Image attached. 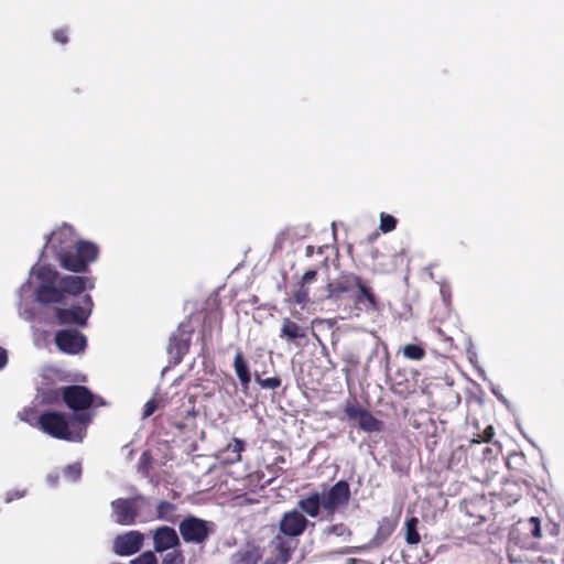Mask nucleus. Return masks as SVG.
Returning <instances> with one entry per match:
<instances>
[{
  "instance_id": "1",
  "label": "nucleus",
  "mask_w": 564,
  "mask_h": 564,
  "mask_svg": "<svg viewBox=\"0 0 564 564\" xmlns=\"http://www.w3.org/2000/svg\"><path fill=\"white\" fill-rule=\"evenodd\" d=\"M350 499V486L348 481L340 479L322 492L312 490L301 496L296 506L308 518L316 519L324 514L325 519L332 520L336 513L347 508Z\"/></svg>"
},
{
  "instance_id": "2",
  "label": "nucleus",
  "mask_w": 564,
  "mask_h": 564,
  "mask_svg": "<svg viewBox=\"0 0 564 564\" xmlns=\"http://www.w3.org/2000/svg\"><path fill=\"white\" fill-rule=\"evenodd\" d=\"M99 248L87 240H78L72 248L61 254L59 265L70 272L82 273L98 259Z\"/></svg>"
},
{
  "instance_id": "3",
  "label": "nucleus",
  "mask_w": 564,
  "mask_h": 564,
  "mask_svg": "<svg viewBox=\"0 0 564 564\" xmlns=\"http://www.w3.org/2000/svg\"><path fill=\"white\" fill-rule=\"evenodd\" d=\"M39 427L50 436L58 440L80 442L82 431H74L66 419V415L56 411H45L37 419Z\"/></svg>"
},
{
  "instance_id": "4",
  "label": "nucleus",
  "mask_w": 564,
  "mask_h": 564,
  "mask_svg": "<svg viewBox=\"0 0 564 564\" xmlns=\"http://www.w3.org/2000/svg\"><path fill=\"white\" fill-rule=\"evenodd\" d=\"M214 523L193 514L178 523V532L185 543L204 545L214 533Z\"/></svg>"
},
{
  "instance_id": "5",
  "label": "nucleus",
  "mask_w": 564,
  "mask_h": 564,
  "mask_svg": "<svg viewBox=\"0 0 564 564\" xmlns=\"http://www.w3.org/2000/svg\"><path fill=\"white\" fill-rule=\"evenodd\" d=\"M541 536V521L538 517H531L528 520L517 522L511 531L512 541L525 550L538 549Z\"/></svg>"
},
{
  "instance_id": "6",
  "label": "nucleus",
  "mask_w": 564,
  "mask_h": 564,
  "mask_svg": "<svg viewBox=\"0 0 564 564\" xmlns=\"http://www.w3.org/2000/svg\"><path fill=\"white\" fill-rule=\"evenodd\" d=\"M299 507L284 512L279 521V534L296 540L308 527H315Z\"/></svg>"
},
{
  "instance_id": "7",
  "label": "nucleus",
  "mask_w": 564,
  "mask_h": 564,
  "mask_svg": "<svg viewBox=\"0 0 564 564\" xmlns=\"http://www.w3.org/2000/svg\"><path fill=\"white\" fill-rule=\"evenodd\" d=\"M344 412L348 420L358 421V427L367 433H378L383 430V422L362 408L357 400L348 401Z\"/></svg>"
},
{
  "instance_id": "8",
  "label": "nucleus",
  "mask_w": 564,
  "mask_h": 564,
  "mask_svg": "<svg viewBox=\"0 0 564 564\" xmlns=\"http://www.w3.org/2000/svg\"><path fill=\"white\" fill-rule=\"evenodd\" d=\"M59 395L68 409L79 412L94 405L95 395L85 386L73 384L62 387Z\"/></svg>"
},
{
  "instance_id": "9",
  "label": "nucleus",
  "mask_w": 564,
  "mask_h": 564,
  "mask_svg": "<svg viewBox=\"0 0 564 564\" xmlns=\"http://www.w3.org/2000/svg\"><path fill=\"white\" fill-rule=\"evenodd\" d=\"M94 302L89 294L84 295L83 305L73 306L70 308H56L55 316L61 325H79L86 324L93 312Z\"/></svg>"
},
{
  "instance_id": "10",
  "label": "nucleus",
  "mask_w": 564,
  "mask_h": 564,
  "mask_svg": "<svg viewBox=\"0 0 564 564\" xmlns=\"http://www.w3.org/2000/svg\"><path fill=\"white\" fill-rule=\"evenodd\" d=\"M78 240L75 229L70 225L63 224L47 237L45 246L55 253L58 261L61 254L72 248Z\"/></svg>"
},
{
  "instance_id": "11",
  "label": "nucleus",
  "mask_w": 564,
  "mask_h": 564,
  "mask_svg": "<svg viewBox=\"0 0 564 564\" xmlns=\"http://www.w3.org/2000/svg\"><path fill=\"white\" fill-rule=\"evenodd\" d=\"M297 545V540L278 533L270 542L272 555L268 557L263 564H288Z\"/></svg>"
},
{
  "instance_id": "12",
  "label": "nucleus",
  "mask_w": 564,
  "mask_h": 564,
  "mask_svg": "<svg viewBox=\"0 0 564 564\" xmlns=\"http://www.w3.org/2000/svg\"><path fill=\"white\" fill-rule=\"evenodd\" d=\"M54 341L56 347L67 355L80 354L87 345L85 335L74 328L56 332Z\"/></svg>"
},
{
  "instance_id": "13",
  "label": "nucleus",
  "mask_w": 564,
  "mask_h": 564,
  "mask_svg": "<svg viewBox=\"0 0 564 564\" xmlns=\"http://www.w3.org/2000/svg\"><path fill=\"white\" fill-rule=\"evenodd\" d=\"M143 498L138 496L133 498H118L111 502L115 520L121 525H132L139 516L137 502Z\"/></svg>"
},
{
  "instance_id": "14",
  "label": "nucleus",
  "mask_w": 564,
  "mask_h": 564,
  "mask_svg": "<svg viewBox=\"0 0 564 564\" xmlns=\"http://www.w3.org/2000/svg\"><path fill=\"white\" fill-rule=\"evenodd\" d=\"M144 542V534L140 531H129L119 534L113 540V552L120 556H129L138 553Z\"/></svg>"
},
{
  "instance_id": "15",
  "label": "nucleus",
  "mask_w": 564,
  "mask_h": 564,
  "mask_svg": "<svg viewBox=\"0 0 564 564\" xmlns=\"http://www.w3.org/2000/svg\"><path fill=\"white\" fill-rule=\"evenodd\" d=\"M357 291L352 297L354 305L357 310L362 312H377L380 310V301L375 290L362 279L359 285L356 286Z\"/></svg>"
},
{
  "instance_id": "16",
  "label": "nucleus",
  "mask_w": 564,
  "mask_h": 564,
  "mask_svg": "<svg viewBox=\"0 0 564 564\" xmlns=\"http://www.w3.org/2000/svg\"><path fill=\"white\" fill-rule=\"evenodd\" d=\"M361 276L355 274L354 272H341L338 278L327 283L326 285V299L328 300H337L344 293H348L351 290L356 289L359 285Z\"/></svg>"
},
{
  "instance_id": "17",
  "label": "nucleus",
  "mask_w": 564,
  "mask_h": 564,
  "mask_svg": "<svg viewBox=\"0 0 564 564\" xmlns=\"http://www.w3.org/2000/svg\"><path fill=\"white\" fill-rule=\"evenodd\" d=\"M153 549L156 553L180 547L181 540L172 527L162 525L152 531Z\"/></svg>"
},
{
  "instance_id": "18",
  "label": "nucleus",
  "mask_w": 564,
  "mask_h": 564,
  "mask_svg": "<svg viewBox=\"0 0 564 564\" xmlns=\"http://www.w3.org/2000/svg\"><path fill=\"white\" fill-rule=\"evenodd\" d=\"M58 284L62 288L63 294L66 295H79L86 289L93 290L95 288V281L89 276L79 275H62L58 279Z\"/></svg>"
},
{
  "instance_id": "19",
  "label": "nucleus",
  "mask_w": 564,
  "mask_h": 564,
  "mask_svg": "<svg viewBox=\"0 0 564 564\" xmlns=\"http://www.w3.org/2000/svg\"><path fill=\"white\" fill-rule=\"evenodd\" d=\"M399 518L400 512L398 514L382 517L378 521L376 532L371 539L372 546L379 547L389 540L398 527Z\"/></svg>"
},
{
  "instance_id": "20",
  "label": "nucleus",
  "mask_w": 564,
  "mask_h": 564,
  "mask_svg": "<svg viewBox=\"0 0 564 564\" xmlns=\"http://www.w3.org/2000/svg\"><path fill=\"white\" fill-rule=\"evenodd\" d=\"M306 330V327L299 325L290 317H284L280 328V338L286 340L289 344L302 346V341L307 338Z\"/></svg>"
},
{
  "instance_id": "21",
  "label": "nucleus",
  "mask_w": 564,
  "mask_h": 564,
  "mask_svg": "<svg viewBox=\"0 0 564 564\" xmlns=\"http://www.w3.org/2000/svg\"><path fill=\"white\" fill-rule=\"evenodd\" d=\"M191 345V333L180 330L170 338L167 351L176 364L181 362L188 352Z\"/></svg>"
},
{
  "instance_id": "22",
  "label": "nucleus",
  "mask_w": 564,
  "mask_h": 564,
  "mask_svg": "<svg viewBox=\"0 0 564 564\" xmlns=\"http://www.w3.org/2000/svg\"><path fill=\"white\" fill-rule=\"evenodd\" d=\"M35 299L39 303L44 305L55 303L59 304L65 301L62 288L57 283L40 284L35 289Z\"/></svg>"
},
{
  "instance_id": "23",
  "label": "nucleus",
  "mask_w": 564,
  "mask_h": 564,
  "mask_svg": "<svg viewBox=\"0 0 564 564\" xmlns=\"http://www.w3.org/2000/svg\"><path fill=\"white\" fill-rule=\"evenodd\" d=\"M317 279V270L310 269L306 270L300 282L296 284L295 290L293 291V301L296 304L305 305L310 301V290L308 284L313 283Z\"/></svg>"
},
{
  "instance_id": "24",
  "label": "nucleus",
  "mask_w": 564,
  "mask_h": 564,
  "mask_svg": "<svg viewBox=\"0 0 564 564\" xmlns=\"http://www.w3.org/2000/svg\"><path fill=\"white\" fill-rule=\"evenodd\" d=\"M333 536L341 542H349L352 536V530L344 522H330L321 530V540L329 542Z\"/></svg>"
},
{
  "instance_id": "25",
  "label": "nucleus",
  "mask_w": 564,
  "mask_h": 564,
  "mask_svg": "<svg viewBox=\"0 0 564 564\" xmlns=\"http://www.w3.org/2000/svg\"><path fill=\"white\" fill-rule=\"evenodd\" d=\"M246 443L240 438L232 441L220 452L219 458L223 463L232 465L241 460V453L245 451Z\"/></svg>"
},
{
  "instance_id": "26",
  "label": "nucleus",
  "mask_w": 564,
  "mask_h": 564,
  "mask_svg": "<svg viewBox=\"0 0 564 564\" xmlns=\"http://www.w3.org/2000/svg\"><path fill=\"white\" fill-rule=\"evenodd\" d=\"M234 368L241 386L245 389H248L251 382V376L249 372L247 361L245 360L243 355L240 350H238L235 355Z\"/></svg>"
},
{
  "instance_id": "27",
  "label": "nucleus",
  "mask_w": 564,
  "mask_h": 564,
  "mask_svg": "<svg viewBox=\"0 0 564 564\" xmlns=\"http://www.w3.org/2000/svg\"><path fill=\"white\" fill-rule=\"evenodd\" d=\"M261 553L258 547L239 550L232 555V564H258Z\"/></svg>"
},
{
  "instance_id": "28",
  "label": "nucleus",
  "mask_w": 564,
  "mask_h": 564,
  "mask_svg": "<svg viewBox=\"0 0 564 564\" xmlns=\"http://www.w3.org/2000/svg\"><path fill=\"white\" fill-rule=\"evenodd\" d=\"M91 420L93 415L90 413L79 411L70 416L68 423L70 424L72 430L82 431L84 436L86 432V426L91 422Z\"/></svg>"
},
{
  "instance_id": "29",
  "label": "nucleus",
  "mask_w": 564,
  "mask_h": 564,
  "mask_svg": "<svg viewBox=\"0 0 564 564\" xmlns=\"http://www.w3.org/2000/svg\"><path fill=\"white\" fill-rule=\"evenodd\" d=\"M264 474L262 471H253L246 476L243 479L245 487L250 491H256V489H263L267 485L271 482V480H263Z\"/></svg>"
},
{
  "instance_id": "30",
  "label": "nucleus",
  "mask_w": 564,
  "mask_h": 564,
  "mask_svg": "<svg viewBox=\"0 0 564 564\" xmlns=\"http://www.w3.org/2000/svg\"><path fill=\"white\" fill-rule=\"evenodd\" d=\"M419 519L411 517L405 522V541L408 544L414 545L421 542V536L417 532Z\"/></svg>"
},
{
  "instance_id": "31",
  "label": "nucleus",
  "mask_w": 564,
  "mask_h": 564,
  "mask_svg": "<svg viewBox=\"0 0 564 564\" xmlns=\"http://www.w3.org/2000/svg\"><path fill=\"white\" fill-rule=\"evenodd\" d=\"M175 510L176 507L170 501L162 500L156 506V518L160 520H165L170 522H174L175 520Z\"/></svg>"
},
{
  "instance_id": "32",
  "label": "nucleus",
  "mask_w": 564,
  "mask_h": 564,
  "mask_svg": "<svg viewBox=\"0 0 564 564\" xmlns=\"http://www.w3.org/2000/svg\"><path fill=\"white\" fill-rule=\"evenodd\" d=\"M36 278L42 281L41 284L57 283L61 278L58 272L47 265L41 267L36 272Z\"/></svg>"
},
{
  "instance_id": "33",
  "label": "nucleus",
  "mask_w": 564,
  "mask_h": 564,
  "mask_svg": "<svg viewBox=\"0 0 564 564\" xmlns=\"http://www.w3.org/2000/svg\"><path fill=\"white\" fill-rule=\"evenodd\" d=\"M402 354L410 360H422L425 357V349L421 345L408 344L403 346Z\"/></svg>"
},
{
  "instance_id": "34",
  "label": "nucleus",
  "mask_w": 564,
  "mask_h": 564,
  "mask_svg": "<svg viewBox=\"0 0 564 564\" xmlns=\"http://www.w3.org/2000/svg\"><path fill=\"white\" fill-rule=\"evenodd\" d=\"M173 551L166 553L162 558V564H184L185 556L180 547L172 549Z\"/></svg>"
},
{
  "instance_id": "35",
  "label": "nucleus",
  "mask_w": 564,
  "mask_h": 564,
  "mask_svg": "<svg viewBox=\"0 0 564 564\" xmlns=\"http://www.w3.org/2000/svg\"><path fill=\"white\" fill-rule=\"evenodd\" d=\"M395 227H397V219L389 214L381 213L380 225H379L380 230L382 232L387 234V232L394 230Z\"/></svg>"
},
{
  "instance_id": "36",
  "label": "nucleus",
  "mask_w": 564,
  "mask_h": 564,
  "mask_svg": "<svg viewBox=\"0 0 564 564\" xmlns=\"http://www.w3.org/2000/svg\"><path fill=\"white\" fill-rule=\"evenodd\" d=\"M257 383L263 389H278L281 387V379L279 377H272L262 379L258 373L254 375Z\"/></svg>"
},
{
  "instance_id": "37",
  "label": "nucleus",
  "mask_w": 564,
  "mask_h": 564,
  "mask_svg": "<svg viewBox=\"0 0 564 564\" xmlns=\"http://www.w3.org/2000/svg\"><path fill=\"white\" fill-rule=\"evenodd\" d=\"M131 564H158V558L152 551H145L131 561Z\"/></svg>"
},
{
  "instance_id": "38",
  "label": "nucleus",
  "mask_w": 564,
  "mask_h": 564,
  "mask_svg": "<svg viewBox=\"0 0 564 564\" xmlns=\"http://www.w3.org/2000/svg\"><path fill=\"white\" fill-rule=\"evenodd\" d=\"M343 361L347 366V371L356 369L359 366V356L354 351H347L343 356Z\"/></svg>"
},
{
  "instance_id": "39",
  "label": "nucleus",
  "mask_w": 564,
  "mask_h": 564,
  "mask_svg": "<svg viewBox=\"0 0 564 564\" xmlns=\"http://www.w3.org/2000/svg\"><path fill=\"white\" fill-rule=\"evenodd\" d=\"M64 473H65L67 478H69L70 480L76 481L82 476V465L79 463H75V464L68 465L64 469Z\"/></svg>"
},
{
  "instance_id": "40",
  "label": "nucleus",
  "mask_w": 564,
  "mask_h": 564,
  "mask_svg": "<svg viewBox=\"0 0 564 564\" xmlns=\"http://www.w3.org/2000/svg\"><path fill=\"white\" fill-rule=\"evenodd\" d=\"M495 435V430L491 425H488L481 434H478V440H473L475 443L490 442Z\"/></svg>"
},
{
  "instance_id": "41",
  "label": "nucleus",
  "mask_w": 564,
  "mask_h": 564,
  "mask_svg": "<svg viewBox=\"0 0 564 564\" xmlns=\"http://www.w3.org/2000/svg\"><path fill=\"white\" fill-rule=\"evenodd\" d=\"M53 39L59 44H66L68 42L67 29H58L53 32Z\"/></svg>"
},
{
  "instance_id": "42",
  "label": "nucleus",
  "mask_w": 564,
  "mask_h": 564,
  "mask_svg": "<svg viewBox=\"0 0 564 564\" xmlns=\"http://www.w3.org/2000/svg\"><path fill=\"white\" fill-rule=\"evenodd\" d=\"M158 406H159V403L155 399H150L149 401H147V403L144 404V409H143V417L151 416L155 412Z\"/></svg>"
},
{
  "instance_id": "43",
  "label": "nucleus",
  "mask_w": 564,
  "mask_h": 564,
  "mask_svg": "<svg viewBox=\"0 0 564 564\" xmlns=\"http://www.w3.org/2000/svg\"><path fill=\"white\" fill-rule=\"evenodd\" d=\"M24 494H25V491L8 492V495L6 497V502L9 503V502L13 501L14 499L22 498L24 496Z\"/></svg>"
},
{
  "instance_id": "44",
  "label": "nucleus",
  "mask_w": 564,
  "mask_h": 564,
  "mask_svg": "<svg viewBox=\"0 0 564 564\" xmlns=\"http://www.w3.org/2000/svg\"><path fill=\"white\" fill-rule=\"evenodd\" d=\"M8 362V354L7 350L0 347V369H2Z\"/></svg>"
},
{
  "instance_id": "45",
  "label": "nucleus",
  "mask_w": 564,
  "mask_h": 564,
  "mask_svg": "<svg viewBox=\"0 0 564 564\" xmlns=\"http://www.w3.org/2000/svg\"><path fill=\"white\" fill-rule=\"evenodd\" d=\"M94 404H96V405H105V404H106V402H105L101 398H99V397H95V402H94Z\"/></svg>"
},
{
  "instance_id": "46",
  "label": "nucleus",
  "mask_w": 564,
  "mask_h": 564,
  "mask_svg": "<svg viewBox=\"0 0 564 564\" xmlns=\"http://www.w3.org/2000/svg\"><path fill=\"white\" fill-rule=\"evenodd\" d=\"M313 250H314L313 246H307L306 249H305L306 256H308V257L312 256L313 254Z\"/></svg>"
},
{
  "instance_id": "47",
  "label": "nucleus",
  "mask_w": 564,
  "mask_h": 564,
  "mask_svg": "<svg viewBox=\"0 0 564 564\" xmlns=\"http://www.w3.org/2000/svg\"><path fill=\"white\" fill-rule=\"evenodd\" d=\"M187 414H188V416H191L192 419H194V417H195L196 412H195V410H194V406L192 408V410H188V411H187Z\"/></svg>"
},
{
  "instance_id": "48",
  "label": "nucleus",
  "mask_w": 564,
  "mask_h": 564,
  "mask_svg": "<svg viewBox=\"0 0 564 564\" xmlns=\"http://www.w3.org/2000/svg\"><path fill=\"white\" fill-rule=\"evenodd\" d=\"M510 486H513V482H509V481H507V482L505 484L503 491H505L506 494L508 492V487H510Z\"/></svg>"
},
{
  "instance_id": "49",
  "label": "nucleus",
  "mask_w": 564,
  "mask_h": 564,
  "mask_svg": "<svg viewBox=\"0 0 564 564\" xmlns=\"http://www.w3.org/2000/svg\"><path fill=\"white\" fill-rule=\"evenodd\" d=\"M338 553L339 554H349L350 553V549L349 547H345V549L340 550Z\"/></svg>"
},
{
  "instance_id": "50",
  "label": "nucleus",
  "mask_w": 564,
  "mask_h": 564,
  "mask_svg": "<svg viewBox=\"0 0 564 564\" xmlns=\"http://www.w3.org/2000/svg\"><path fill=\"white\" fill-rule=\"evenodd\" d=\"M175 426H176L177 429H181V430H182V429L186 427V423H175Z\"/></svg>"
},
{
  "instance_id": "51",
  "label": "nucleus",
  "mask_w": 564,
  "mask_h": 564,
  "mask_svg": "<svg viewBox=\"0 0 564 564\" xmlns=\"http://www.w3.org/2000/svg\"><path fill=\"white\" fill-rule=\"evenodd\" d=\"M283 462H284L283 456H279L275 458V463H283Z\"/></svg>"
},
{
  "instance_id": "52",
  "label": "nucleus",
  "mask_w": 564,
  "mask_h": 564,
  "mask_svg": "<svg viewBox=\"0 0 564 564\" xmlns=\"http://www.w3.org/2000/svg\"><path fill=\"white\" fill-rule=\"evenodd\" d=\"M520 496H521V495H520L519 492H518V494H514V495L512 496L513 501H518V499L520 498Z\"/></svg>"
}]
</instances>
